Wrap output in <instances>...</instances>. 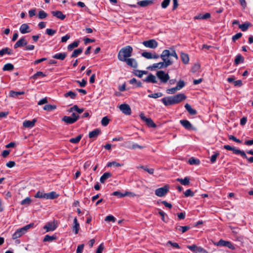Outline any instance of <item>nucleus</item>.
Wrapping results in <instances>:
<instances>
[{
  "label": "nucleus",
  "instance_id": "26",
  "mask_svg": "<svg viewBox=\"0 0 253 253\" xmlns=\"http://www.w3.org/2000/svg\"><path fill=\"white\" fill-rule=\"evenodd\" d=\"M67 55L66 52L57 53L54 55L52 57L53 58L63 60Z\"/></svg>",
  "mask_w": 253,
  "mask_h": 253
},
{
  "label": "nucleus",
  "instance_id": "22",
  "mask_svg": "<svg viewBox=\"0 0 253 253\" xmlns=\"http://www.w3.org/2000/svg\"><path fill=\"white\" fill-rule=\"evenodd\" d=\"M62 121L68 125L73 124L76 122L75 119L70 116H65L62 119Z\"/></svg>",
  "mask_w": 253,
  "mask_h": 253
},
{
  "label": "nucleus",
  "instance_id": "49",
  "mask_svg": "<svg viewBox=\"0 0 253 253\" xmlns=\"http://www.w3.org/2000/svg\"><path fill=\"white\" fill-rule=\"evenodd\" d=\"M39 76L45 77V75L44 74H43V73L42 72L39 71V72H37L35 74H34L32 78L34 79H37Z\"/></svg>",
  "mask_w": 253,
  "mask_h": 253
},
{
  "label": "nucleus",
  "instance_id": "28",
  "mask_svg": "<svg viewBox=\"0 0 253 253\" xmlns=\"http://www.w3.org/2000/svg\"><path fill=\"white\" fill-rule=\"evenodd\" d=\"M165 67V62H161L158 63L153 64V65L151 67V69L152 70H155L157 68L161 69Z\"/></svg>",
  "mask_w": 253,
  "mask_h": 253
},
{
  "label": "nucleus",
  "instance_id": "17",
  "mask_svg": "<svg viewBox=\"0 0 253 253\" xmlns=\"http://www.w3.org/2000/svg\"><path fill=\"white\" fill-rule=\"evenodd\" d=\"M101 131L99 128H96L93 130L89 132L88 136L90 138H96L99 134L100 133Z\"/></svg>",
  "mask_w": 253,
  "mask_h": 253
},
{
  "label": "nucleus",
  "instance_id": "1",
  "mask_svg": "<svg viewBox=\"0 0 253 253\" xmlns=\"http://www.w3.org/2000/svg\"><path fill=\"white\" fill-rule=\"evenodd\" d=\"M132 49L133 48H122L119 52L118 59L120 61L126 62V64L131 67L136 68L137 64L135 59L133 58L127 59V58L131 55Z\"/></svg>",
  "mask_w": 253,
  "mask_h": 253
},
{
  "label": "nucleus",
  "instance_id": "41",
  "mask_svg": "<svg viewBox=\"0 0 253 253\" xmlns=\"http://www.w3.org/2000/svg\"><path fill=\"white\" fill-rule=\"evenodd\" d=\"M77 96V94L72 91H69L64 94L65 97H70L71 99H75Z\"/></svg>",
  "mask_w": 253,
  "mask_h": 253
},
{
  "label": "nucleus",
  "instance_id": "5",
  "mask_svg": "<svg viewBox=\"0 0 253 253\" xmlns=\"http://www.w3.org/2000/svg\"><path fill=\"white\" fill-rule=\"evenodd\" d=\"M156 75L161 80V82L166 83L169 79V76L168 74L165 73L164 71L160 70L157 72Z\"/></svg>",
  "mask_w": 253,
  "mask_h": 253
},
{
  "label": "nucleus",
  "instance_id": "29",
  "mask_svg": "<svg viewBox=\"0 0 253 253\" xmlns=\"http://www.w3.org/2000/svg\"><path fill=\"white\" fill-rule=\"evenodd\" d=\"M176 180L184 186L188 185L190 184V179L188 177H185L184 179L177 178Z\"/></svg>",
  "mask_w": 253,
  "mask_h": 253
},
{
  "label": "nucleus",
  "instance_id": "9",
  "mask_svg": "<svg viewBox=\"0 0 253 253\" xmlns=\"http://www.w3.org/2000/svg\"><path fill=\"white\" fill-rule=\"evenodd\" d=\"M119 109L120 110L126 115H130L131 113V110L130 106L126 103H124L120 105Z\"/></svg>",
  "mask_w": 253,
  "mask_h": 253
},
{
  "label": "nucleus",
  "instance_id": "42",
  "mask_svg": "<svg viewBox=\"0 0 253 253\" xmlns=\"http://www.w3.org/2000/svg\"><path fill=\"white\" fill-rule=\"evenodd\" d=\"M46 193H44L43 192L38 191L35 196V198H43L46 199Z\"/></svg>",
  "mask_w": 253,
  "mask_h": 253
},
{
  "label": "nucleus",
  "instance_id": "16",
  "mask_svg": "<svg viewBox=\"0 0 253 253\" xmlns=\"http://www.w3.org/2000/svg\"><path fill=\"white\" fill-rule=\"evenodd\" d=\"M21 33L24 34L30 32V27L27 24H23L19 28Z\"/></svg>",
  "mask_w": 253,
  "mask_h": 253
},
{
  "label": "nucleus",
  "instance_id": "8",
  "mask_svg": "<svg viewBox=\"0 0 253 253\" xmlns=\"http://www.w3.org/2000/svg\"><path fill=\"white\" fill-rule=\"evenodd\" d=\"M216 245L218 246L227 247L232 250L235 249V247L231 242L227 241H224L222 239H220L218 242H217Z\"/></svg>",
  "mask_w": 253,
  "mask_h": 253
},
{
  "label": "nucleus",
  "instance_id": "7",
  "mask_svg": "<svg viewBox=\"0 0 253 253\" xmlns=\"http://www.w3.org/2000/svg\"><path fill=\"white\" fill-rule=\"evenodd\" d=\"M139 116L142 120L145 122L146 125L151 127L155 128L156 127V125L154 123L153 120L150 118H146L143 113H141Z\"/></svg>",
  "mask_w": 253,
  "mask_h": 253
},
{
  "label": "nucleus",
  "instance_id": "15",
  "mask_svg": "<svg viewBox=\"0 0 253 253\" xmlns=\"http://www.w3.org/2000/svg\"><path fill=\"white\" fill-rule=\"evenodd\" d=\"M142 56L147 59H157L159 57V55L157 54H152L151 53L149 52H143L141 54Z\"/></svg>",
  "mask_w": 253,
  "mask_h": 253
},
{
  "label": "nucleus",
  "instance_id": "35",
  "mask_svg": "<svg viewBox=\"0 0 253 253\" xmlns=\"http://www.w3.org/2000/svg\"><path fill=\"white\" fill-rule=\"evenodd\" d=\"M251 26V24L247 22L242 24H239V27L242 31H246Z\"/></svg>",
  "mask_w": 253,
  "mask_h": 253
},
{
  "label": "nucleus",
  "instance_id": "11",
  "mask_svg": "<svg viewBox=\"0 0 253 253\" xmlns=\"http://www.w3.org/2000/svg\"><path fill=\"white\" fill-rule=\"evenodd\" d=\"M57 228V226L55 224L54 222H49L45 225L43 228L46 230V232L53 231Z\"/></svg>",
  "mask_w": 253,
  "mask_h": 253
},
{
  "label": "nucleus",
  "instance_id": "63",
  "mask_svg": "<svg viewBox=\"0 0 253 253\" xmlns=\"http://www.w3.org/2000/svg\"><path fill=\"white\" fill-rule=\"evenodd\" d=\"M104 248L103 243H101L98 247L96 253H102Z\"/></svg>",
  "mask_w": 253,
  "mask_h": 253
},
{
  "label": "nucleus",
  "instance_id": "18",
  "mask_svg": "<svg viewBox=\"0 0 253 253\" xmlns=\"http://www.w3.org/2000/svg\"><path fill=\"white\" fill-rule=\"evenodd\" d=\"M27 42L24 38H21L15 44L14 47H23L26 45Z\"/></svg>",
  "mask_w": 253,
  "mask_h": 253
},
{
  "label": "nucleus",
  "instance_id": "20",
  "mask_svg": "<svg viewBox=\"0 0 253 253\" xmlns=\"http://www.w3.org/2000/svg\"><path fill=\"white\" fill-rule=\"evenodd\" d=\"M153 1L152 0H143L138 1L137 4L141 7H145L153 4Z\"/></svg>",
  "mask_w": 253,
  "mask_h": 253
},
{
  "label": "nucleus",
  "instance_id": "60",
  "mask_svg": "<svg viewBox=\"0 0 253 253\" xmlns=\"http://www.w3.org/2000/svg\"><path fill=\"white\" fill-rule=\"evenodd\" d=\"M56 30L51 29H47L46 30V34L49 36H53L56 33Z\"/></svg>",
  "mask_w": 253,
  "mask_h": 253
},
{
  "label": "nucleus",
  "instance_id": "54",
  "mask_svg": "<svg viewBox=\"0 0 253 253\" xmlns=\"http://www.w3.org/2000/svg\"><path fill=\"white\" fill-rule=\"evenodd\" d=\"M114 166L115 167H121L123 165V164H121L119 163L116 162H109L107 164V167H111L112 166Z\"/></svg>",
  "mask_w": 253,
  "mask_h": 253
},
{
  "label": "nucleus",
  "instance_id": "40",
  "mask_svg": "<svg viewBox=\"0 0 253 253\" xmlns=\"http://www.w3.org/2000/svg\"><path fill=\"white\" fill-rule=\"evenodd\" d=\"M56 108V106L55 105L47 104L45 105L43 107V109L46 111H51Z\"/></svg>",
  "mask_w": 253,
  "mask_h": 253
},
{
  "label": "nucleus",
  "instance_id": "57",
  "mask_svg": "<svg viewBox=\"0 0 253 253\" xmlns=\"http://www.w3.org/2000/svg\"><path fill=\"white\" fill-rule=\"evenodd\" d=\"M31 202V200L30 199V198L29 197H27L26 198H25V199H24L23 200H22L21 202V204L22 205H29Z\"/></svg>",
  "mask_w": 253,
  "mask_h": 253
},
{
  "label": "nucleus",
  "instance_id": "64",
  "mask_svg": "<svg viewBox=\"0 0 253 253\" xmlns=\"http://www.w3.org/2000/svg\"><path fill=\"white\" fill-rule=\"evenodd\" d=\"M196 253H208V252L201 247H198L196 250Z\"/></svg>",
  "mask_w": 253,
  "mask_h": 253
},
{
  "label": "nucleus",
  "instance_id": "53",
  "mask_svg": "<svg viewBox=\"0 0 253 253\" xmlns=\"http://www.w3.org/2000/svg\"><path fill=\"white\" fill-rule=\"evenodd\" d=\"M170 0H164L162 3L161 6L163 8H166L169 4Z\"/></svg>",
  "mask_w": 253,
  "mask_h": 253
},
{
  "label": "nucleus",
  "instance_id": "50",
  "mask_svg": "<svg viewBox=\"0 0 253 253\" xmlns=\"http://www.w3.org/2000/svg\"><path fill=\"white\" fill-rule=\"evenodd\" d=\"M140 168L143 169L144 170L148 172L149 174H153L154 173V169H149L147 167L140 166Z\"/></svg>",
  "mask_w": 253,
  "mask_h": 253
},
{
  "label": "nucleus",
  "instance_id": "47",
  "mask_svg": "<svg viewBox=\"0 0 253 253\" xmlns=\"http://www.w3.org/2000/svg\"><path fill=\"white\" fill-rule=\"evenodd\" d=\"M184 194L186 197H193L194 196V192L192 191L191 189H189L186 190L184 193Z\"/></svg>",
  "mask_w": 253,
  "mask_h": 253
},
{
  "label": "nucleus",
  "instance_id": "24",
  "mask_svg": "<svg viewBox=\"0 0 253 253\" xmlns=\"http://www.w3.org/2000/svg\"><path fill=\"white\" fill-rule=\"evenodd\" d=\"M25 233V232H24V231H23L22 229L21 228L20 229L17 230L15 231V232L12 235V239H16L18 238H19Z\"/></svg>",
  "mask_w": 253,
  "mask_h": 253
},
{
  "label": "nucleus",
  "instance_id": "30",
  "mask_svg": "<svg viewBox=\"0 0 253 253\" xmlns=\"http://www.w3.org/2000/svg\"><path fill=\"white\" fill-rule=\"evenodd\" d=\"M180 56L181 60L184 64H187L189 63V58L187 54L181 53Z\"/></svg>",
  "mask_w": 253,
  "mask_h": 253
},
{
  "label": "nucleus",
  "instance_id": "32",
  "mask_svg": "<svg viewBox=\"0 0 253 253\" xmlns=\"http://www.w3.org/2000/svg\"><path fill=\"white\" fill-rule=\"evenodd\" d=\"M59 195L56 194L55 192L52 191L48 193H46V199H54L58 197Z\"/></svg>",
  "mask_w": 253,
  "mask_h": 253
},
{
  "label": "nucleus",
  "instance_id": "13",
  "mask_svg": "<svg viewBox=\"0 0 253 253\" xmlns=\"http://www.w3.org/2000/svg\"><path fill=\"white\" fill-rule=\"evenodd\" d=\"M36 122L37 120L36 119H34L32 121L26 120L23 122V126L25 127L31 128L35 126Z\"/></svg>",
  "mask_w": 253,
  "mask_h": 253
},
{
  "label": "nucleus",
  "instance_id": "38",
  "mask_svg": "<svg viewBox=\"0 0 253 253\" xmlns=\"http://www.w3.org/2000/svg\"><path fill=\"white\" fill-rule=\"evenodd\" d=\"M188 162L191 165H197L200 164V161L199 159L191 157L189 159Z\"/></svg>",
  "mask_w": 253,
  "mask_h": 253
},
{
  "label": "nucleus",
  "instance_id": "46",
  "mask_svg": "<svg viewBox=\"0 0 253 253\" xmlns=\"http://www.w3.org/2000/svg\"><path fill=\"white\" fill-rule=\"evenodd\" d=\"M83 52V50L82 48H78L74 51L73 52L71 57H76L80 53Z\"/></svg>",
  "mask_w": 253,
  "mask_h": 253
},
{
  "label": "nucleus",
  "instance_id": "62",
  "mask_svg": "<svg viewBox=\"0 0 253 253\" xmlns=\"http://www.w3.org/2000/svg\"><path fill=\"white\" fill-rule=\"evenodd\" d=\"M242 34L241 33H238L232 37V41L235 42L237 40L239 39L241 37Z\"/></svg>",
  "mask_w": 253,
  "mask_h": 253
},
{
  "label": "nucleus",
  "instance_id": "51",
  "mask_svg": "<svg viewBox=\"0 0 253 253\" xmlns=\"http://www.w3.org/2000/svg\"><path fill=\"white\" fill-rule=\"evenodd\" d=\"M169 245H170L174 248L180 249V247L177 243H173L171 241H169L167 243V246Z\"/></svg>",
  "mask_w": 253,
  "mask_h": 253
},
{
  "label": "nucleus",
  "instance_id": "59",
  "mask_svg": "<svg viewBox=\"0 0 253 253\" xmlns=\"http://www.w3.org/2000/svg\"><path fill=\"white\" fill-rule=\"evenodd\" d=\"M177 90H178L176 87H172L171 88L168 89L167 90V92L168 94H174Z\"/></svg>",
  "mask_w": 253,
  "mask_h": 253
},
{
  "label": "nucleus",
  "instance_id": "27",
  "mask_svg": "<svg viewBox=\"0 0 253 253\" xmlns=\"http://www.w3.org/2000/svg\"><path fill=\"white\" fill-rule=\"evenodd\" d=\"M185 108L191 115H195L197 113V111L195 109H193L191 105L188 103H186L185 105Z\"/></svg>",
  "mask_w": 253,
  "mask_h": 253
},
{
  "label": "nucleus",
  "instance_id": "14",
  "mask_svg": "<svg viewBox=\"0 0 253 253\" xmlns=\"http://www.w3.org/2000/svg\"><path fill=\"white\" fill-rule=\"evenodd\" d=\"M180 124L186 129H192V125L189 121L186 120H181L180 121Z\"/></svg>",
  "mask_w": 253,
  "mask_h": 253
},
{
  "label": "nucleus",
  "instance_id": "23",
  "mask_svg": "<svg viewBox=\"0 0 253 253\" xmlns=\"http://www.w3.org/2000/svg\"><path fill=\"white\" fill-rule=\"evenodd\" d=\"M73 224L74 225L72 227V230L75 232V233L77 234L78 233L80 229V224L78 222L77 217H75L74 219Z\"/></svg>",
  "mask_w": 253,
  "mask_h": 253
},
{
  "label": "nucleus",
  "instance_id": "36",
  "mask_svg": "<svg viewBox=\"0 0 253 253\" xmlns=\"http://www.w3.org/2000/svg\"><path fill=\"white\" fill-rule=\"evenodd\" d=\"M25 93L24 91H15L11 90L9 92V96L11 97H16L19 95H23Z\"/></svg>",
  "mask_w": 253,
  "mask_h": 253
},
{
  "label": "nucleus",
  "instance_id": "61",
  "mask_svg": "<svg viewBox=\"0 0 253 253\" xmlns=\"http://www.w3.org/2000/svg\"><path fill=\"white\" fill-rule=\"evenodd\" d=\"M187 248L189 249L191 251L196 253L197 249L198 248V247H197L195 245H193L191 246H187Z\"/></svg>",
  "mask_w": 253,
  "mask_h": 253
},
{
  "label": "nucleus",
  "instance_id": "56",
  "mask_svg": "<svg viewBox=\"0 0 253 253\" xmlns=\"http://www.w3.org/2000/svg\"><path fill=\"white\" fill-rule=\"evenodd\" d=\"M185 85V83L183 81H180L177 83L176 88L178 90H180Z\"/></svg>",
  "mask_w": 253,
  "mask_h": 253
},
{
  "label": "nucleus",
  "instance_id": "12",
  "mask_svg": "<svg viewBox=\"0 0 253 253\" xmlns=\"http://www.w3.org/2000/svg\"><path fill=\"white\" fill-rule=\"evenodd\" d=\"M112 195L117 196L119 198H122V197H124L125 196H130V195L133 196L134 195V194H133L132 193H131L130 192H128V191H126L124 194H123V193H122L121 192H120V191H117L114 192L112 194Z\"/></svg>",
  "mask_w": 253,
  "mask_h": 253
},
{
  "label": "nucleus",
  "instance_id": "45",
  "mask_svg": "<svg viewBox=\"0 0 253 253\" xmlns=\"http://www.w3.org/2000/svg\"><path fill=\"white\" fill-rule=\"evenodd\" d=\"M163 96V93L161 92H157L148 95L150 98H157Z\"/></svg>",
  "mask_w": 253,
  "mask_h": 253
},
{
  "label": "nucleus",
  "instance_id": "44",
  "mask_svg": "<svg viewBox=\"0 0 253 253\" xmlns=\"http://www.w3.org/2000/svg\"><path fill=\"white\" fill-rule=\"evenodd\" d=\"M200 68V65L199 63L195 64L191 68V72L193 73L197 72Z\"/></svg>",
  "mask_w": 253,
  "mask_h": 253
},
{
  "label": "nucleus",
  "instance_id": "31",
  "mask_svg": "<svg viewBox=\"0 0 253 253\" xmlns=\"http://www.w3.org/2000/svg\"><path fill=\"white\" fill-rule=\"evenodd\" d=\"M190 228L191 227L190 226H177L175 227V229L178 231H181L182 233H184L189 230Z\"/></svg>",
  "mask_w": 253,
  "mask_h": 253
},
{
  "label": "nucleus",
  "instance_id": "6",
  "mask_svg": "<svg viewBox=\"0 0 253 253\" xmlns=\"http://www.w3.org/2000/svg\"><path fill=\"white\" fill-rule=\"evenodd\" d=\"M169 188L168 185H165L163 187L158 188L155 190V194L160 197H163L168 192Z\"/></svg>",
  "mask_w": 253,
  "mask_h": 253
},
{
  "label": "nucleus",
  "instance_id": "33",
  "mask_svg": "<svg viewBox=\"0 0 253 253\" xmlns=\"http://www.w3.org/2000/svg\"><path fill=\"white\" fill-rule=\"evenodd\" d=\"M56 238H57L56 236L55 235L50 236L49 235H46L43 239V242H52V241L56 240Z\"/></svg>",
  "mask_w": 253,
  "mask_h": 253
},
{
  "label": "nucleus",
  "instance_id": "3",
  "mask_svg": "<svg viewBox=\"0 0 253 253\" xmlns=\"http://www.w3.org/2000/svg\"><path fill=\"white\" fill-rule=\"evenodd\" d=\"M170 56L174 57L176 60L178 59V56L174 50L170 52L168 49L164 50L161 55V58L165 62L166 67L172 64V61L169 59V57Z\"/></svg>",
  "mask_w": 253,
  "mask_h": 253
},
{
  "label": "nucleus",
  "instance_id": "10",
  "mask_svg": "<svg viewBox=\"0 0 253 253\" xmlns=\"http://www.w3.org/2000/svg\"><path fill=\"white\" fill-rule=\"evenodd\" d=\"M142 44L146 47H156L158 46L157 42L154 39L144 41Z\"/></svg>",
  "mask_w": 253,
  "mask_h": 253
},
{
  "label": "nucleus",
  "instance_id": "55",
  "mask_svg": "<svg viewBox=\"0 0 253 253\" xmlns=\"http://www.w3.org/2000/svg\"><path fill=\"white\" fill-rule=\"evenodd\" d=\"M79 42H80L79 41H75L72 43H70V44H69L67 47H68V48L77 47L79 45Z\"/></svg>",
  "mask_w": 253,
  "mask_h": 253
},
{
  "label": "nucleus",
  "instance_id": "25",
  "mask_svg": "<svg viewBox=\"0 0 253 253\" xmlns=\"http://www.w3.org/2000/svg\"><path fill=\"white\" fill-rule=\"evenodd\" d=\"M112 174L111 172H105L101 176L100 181L102 183H104L107 179H108L109 178H110L111 177H112Z\"/></svg>",
  "mask_w": 253,
  "mask_h": 253
},
{
  "label": "nucleus",
  "instance_id": "58",
  "mask_svg": "<svg viewBox=\"0 0 253 253\" xmlns=\"http://www.w3.org/2000/svg\"><path fill=\"white\" fill-rule=\"evenodd\" d=\"M147 74V71L138 70L136 71L135 75L139 78H141L143 74Z\"/></svg>",
  "mask_w": 253,
  "mask_h": 253
},
{
  "label": "nucleus",
  "instance_id": "43",
  "mask_svg": "<svg viewBox=\"0 0 253 253\" xmlns=\"http://www.w3.org/2000/svg\"><path fill=\"white\" fill-rule=\"evenodd\" d=\"M38 16L39 19H42L47 16V14L44 11L41 10L39 12Z\"/></svg>",
  "mask_w": 253,
  "mask_h": 253
},
{
  "label": "nucleus",
  "instance_id": "19",
  "mask_svg": "<svg viewBox=\"0 0 253 253\" xmlns=\"http://www.w3.org/2000/svg\"><path fill=\"white\" fill-rule=\"evenodd\" d=\"M51 13L53 16H55L60 20H64L66 17V15L63 14L60 11H52Z\"/></svg>",
  "mask_w": 253,
  "mask_h": 253
},
{
  "label": "nucleus",
  "instance_id": "21",
  "mask_svg": "<svg viewBox=\"0 0 253 253\" xmlns=\"http://www.w3.org/2000/svg\"><path fill=\"white\" fill-rule=\"evenodd\" d=\"M144 81L146 83H156L157 82L156 77L152 74H150L144 80Z\"/></svg>",
  "mask_w": 253,
  "mask_h": 253
},
{
  "label": "nucleus",
  "instance_id": "48",
  "mask_svg": "<svg viewBox=\"0 0 253 253\" xmlns=\"http://www.w3.org/2000/svg\"><path fill=\"white\" fill-rule=\"evenodd\" d=\"M109 121L110 120L107 117H104L101 120V125L104 126H107L108 125Z\"/></svg>",
  "mask_w": 253,
  "mask_h": 253
},
{
  "label": "nucleus",
  "instance_id": "39",
  "mask_svg": "<svg viewBox=\"0 0 253 253\" xmlns=\"http://www.w3.org/2000/svg\"><path fill=\"white\" fill-rule=\"evenodd\" d=\"M82 137V136L81 135H79L75 138H71L70 139L69 141L71 143H72L74 144H77L81 140Z\"/></svg>",
  "mask_w": 253,
  "mask_h": 253
},
{
  "label": "nucleus",
  "instance_id": "4",
  "mask_svg": "<svg viewBox=\"0 0 253 253\" xmlns=\"http://www.w3.org/2000/svg\"><path fill=\"white\" fill-rule=\"evenodd\" d=\"M223 147L227 150L232 151L235 154L240 155L243 158H247V156L244 151L237 149L235 147H231L228 145H225Z\"/></svg>",
  "mask_w": 253,
  "mask_h": 253
},
{
  "label": "nucleus",
  "instance_id": "2",
  "mask_svg": "<svg viewBox=\"0 0 253 253\" xmlns=\"http://www.w3.org/2000/svg\"><path fill=\"white\" fill-rule=\"evenodd\" d=\"M186 98V97L184 94L179 93L174 96L163 98L161 101L165 106H170L179 103Z\"/></svg>",
  "mask_w": 253,
  "mask_h": 253
},
{
  "label": "nucleus",
  "instance_id": "52",
  "mask_svg": "<svg viewBox=\"0 0 253 253\" xmlns=\"http://www.w3.org/2000/svg\"><path fill=\"white\" fill-rule=\"evenodd\" d=\"M105 220L106 221H112L113 222H115L116 221V218L112 215H109L107 216H106Z\"/></svg>",
  "mask_w": 253,
  "mask_h": 253
},
{
  "label": "nucleus",
  "instance_id": "34",
  "mask_svg": "<svg viewBox=\"0 0 253 253\" xmlns=\"http://www.w3.org/2000/svg\"><path fill=\"white\" fill-rule=\"evenodd\" d=\"M244 61V57L240 54H239L236 56L234 63L235 65H238L239 63H243Z\"/></svg>",
  "mask_w": 253,
  "mask_h": 253
},
{
  "label": "nucleus",
  "instance_id": "37",
  "mask_svg": "<svg viewBox=\"0 0 253 253\" xmlns=\"http://www.w3.org/2000/svg\"><path fill=\"white\" fill-rule=\"evenodd\" d=\"M14 69V66L11 63H7L4 65L2 68V70L4 71H12Z\"/></svg>",
  "mask_w": 253,
  "mask_h": 253
}]
</instances>
